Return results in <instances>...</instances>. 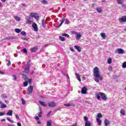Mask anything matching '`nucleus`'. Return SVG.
Here are the masks:
<instances>
[{"instance_id": "f257e3e1", "label": "nucleus", "mask_w": 126, "mask_h": 126, "mask_svg": "<svg viewBox=\"0 0 126 126\" xmlns=\"http://www.w3.org/2000/svg\"><path fill=\"white\" fill-rule=\"evenodd\" d=\"M94 80L97 83L99 82V80H103V77L100 75V71L99 70V68L95 67L94 68Z\"/></svg>"}, {"instance_id": "f03ea898", "label": "nucleus", "mask_w": 126, "mask_h": 126, "mask_svg": "<svg viewBox=\"0 0 126 126\" xmlns=\"http://www.w3.org/2000/svg\"><path fill=\"white\" fill-rule=\"evenodd\" d=\"M31 63V60H29L27 64L26 65V67L25 68V71L23 72H25V73H29V69L30 68V63Z\"/></svg>"}, {"instance_id": "7ed1b4c3", "label": "nucleus", "mask_w": 126, "mask_h": 126, "mask_svg": "<svg viewBox=\"0 0 126 126\" xmlns=\"http://www.w3.org/2000/svg\"><path fill=\"white\" fill-rule=\"evenodd\" d=\"M33 92V86H30L28 87V89L27 91V93L29 95H30L31 94H32V93Z\"/></svg>"}, {"instance_id": "20e7f679", "label": "nucleus", "mask_w": 126, "mask_h": 126, "mask_svg": "<svg viewBox=\"0 0 126 126\" xmlns=\"http://www.w3.org/2000/svg\"><path fill=\"white\" fill-rule=\"evenodd\" d=\"M48 106L50 108H55V107H57V103L54 101H51L48 102Z\"/></svg>"}, {"instance_id": "39448f33", "label": "nucleus", "mask_w": 126, "mask_h": 126, "mask_svg": "<svg viewBox=\"0 0 126 126\" xmlns=\"http://www.w3.org/2000/svg\"><path fill=\"white\" fill-rule=\"evenodd\" d=\"M119 22L120 23H123V22H126V16H123L122 18H119Z\"/></svg>"}, {"instance_id": "423d86ee", "label": "nucleus", "mask_w": 126, "mask_h": 126, "mask_svg": "<svg viewBox=\"0 0 126 126\" xmlns=\"http://www.w3.org/2000/svg\"><path fill=\"white\" fill-rule=\"evenodd\" d=\"M32 27L34 29V31L35 32H38V26H37V24L35 23H33L32 25Z\"/></svg>"}, {"instance_id": "0eeeda50", "label": "nucleus", "mask_w": 126, "mask_h": 126, "mask_svg": "<svg viewBox=\"0 0 126 126\" xmlns=\"http://www.w3.org/2000/svg\"><path fill=\"white\" fill-rule=\"evenodd\" d=\"M100 97H101V99L104 100V101L107 100V96H106V95L104 93H100Z\"/></svg>"}, {"instance_id": "6e6552de", "label": "nucleus", "mask_w": 126, "mask_h": 126, "mask_svg": "<svg viewBox=\"0 0 126 126\" xmlns=\"http://www.w3.org/2000/svg\"><path fill=\"white\" fill-rule=\"evenodd\" d=\"M31 15L32 17H34V18L36 19V20H38V19H39V16H38V15H37V14L35 13H31Z\"/></svg>"}, {"instance_id": "1a4fd4ad", "label": "nucleus", "mask_w": 126, "mask_h": 126, "mask_svg": "<svg viewBox=\"0 0 126 126\" xmlns=\"http://www.w3.org/2000/svg\"><path fill=\"white\" fill-rule=\"evenodd\" d=\"M117 52L118 54L120 55H123V54L125 53V52L124 51V50L121 48L117 49Z\"/></svg>"}, {"instance_id": "9d476101", "label": "nucleus", "mask_w": 126, "mask_h": 126, "mask_svg": "<svg viewBox=\"0 0 126 126\" xmlns=\"http://www.w3.org/2000/svg\"><path fill=\"white\" fill-rule=\"evenodd\" d=\"M15 39V37L13 36H10L7 37H5L4 40H14Z\"/></svg>"}, {"instance_id": "9b49d317", "label": "nucleus", "mask_w": 126, "mask_h": 126, "mask_svg": "<svg viewBox=\"0 0 126 126\" xmlns=\"http://www.w3.org/2000/svg\"><path fill=\"white\" fill-rule=\"evenodd\" d=\"M87 91V88L86 87H84L81 90L82 94H86V91Z\"/></svg>"}, {"instance_id": "f8f14e48", "label": "nucleus", "mask_w": 126, "mask_h": 126, "mask_svg": "<svg viewBox=\"0 0 126 126\" xmlns=\"http://www.w3.org/2000/svg\"><path fill=\"white\" fill-rule=\"evenodd\" d=\"M64 106H65L66 107H70V106H72L73 107H74L75 106V104L74 103H66L64 104Z\"/></svg>"}, {"instance_id": "ddd939ff", "label": "nucleus", "mask_w": 126, "mask_h": 126, "mask_svg": "<svg viewBox=\"0 0 126 126\" xmlns=\"http://www.w3.org/2000/svg\"><path fill=\"white\" fill-rule=\"evenodd\" d=\"M22 76L23 79H24V80H25L26 81H27L29 80V77H27V76H26V75H25V74H23Z\"/></svg>"}, {"instance_id": "4468645a", "label": "nucleus", "mask_w": 126, "mask_h": 126, "mask_svg": "<svg viewBox=\"0 0 126 126\" xmlns=\"http://www.w3.org/2000/svg\"><path fill=\"white\" fill-rule=\"evenodd\" d=\"M75 49H76V50H77L78 51V52H79V53H80V52H81V48L78 46L77 45H75L74 46Z\"/></svg>"}, {"instance_id": "2eb2a0df", "label": "nucleus", "mask_w": 126, "mask_h": 126, "mask_svg": "<svg viewBox=\"0 0 126 126\" xmlns=\"http://www.w3.org/2000/svg\"><path fill=\"white\" fill-rule=\"evenodd\" d=\"M39 103H40V105H41V106H43V107H47V103H46V102H45L44 101H39Z\"/></svg>"}, {"instance_id": "dca6fc26", "label": "nucleus", "mask_w": 126, "mask_h": 126, "mask_svg": "<svg viewBox=\"0 0 126 126\" xmlns=\"http://www.w3.org/2000/svg\"><path fill=\"white\" fill-rule=\"evenodd\" d=\"M104 124H105V126H109V125H110V121L108 120V119H106L104 120Z\"/></svg>"}, {"instance_id": "f3484780", "label": "nucleus", "mask_w": 126, "mask_h": 126, "mask_svg": "<svg viewBox=\"0 0 126 126\" xmlns=\"http://www.w3.org/2000/svg\"><path fill=\"white\" fill-rule=\"evenodd\" d=\"M96 122L98 126H101V125H102V121L100 119L96 118Z\"/></svg>"}, {"instance_id": "a211bd4d", "label": "nucleus", "mask_w": 126, "mask_h": 126, "mask_svg": "<svg viewBox=\"0 0 126 126\" xmlns=\"http://www.w3.org/2000/svg\"><path fill=\"white\" fill-rule=\"evenodd\" d=\"M101 93H98L96 94V98L97 99V100H100L101 99Z\"/></svg>"}, {"instance_id": "6ab92c4d", "label": "nucleus", "mask_w": 126, "mask_h": 126, "mask_svg": "<svg viewBox=\"0 0 126 126\" xmlns=\"http://www.w3.org/2000/svg\"><path fill=\"white\" fill-rule=\"evenodd\" d=\"M75 75L78 80H79V81H81V79L80 78V75H79V74L76 73Z\"/></svg>"}, {"instance_id": "aec40b11", "label": "nucleus", "mask_w": 126, "mask_h": 126, "mask_svg": "<svg viewBox=\"0 0 126 126\" xmlns=\"http://www.w3.org/2000/svg\"><path fill=\"white\" fill-rule=\"evenodd\" d=\"M42 25L43 27L44 28H45V27L46 26V21L45 19L42 20Z\"/></svg>"}, {"instance_id": "412c9836", "label": "nucleus", "mask_w": 126, "mask_h": 126, "mask_svg": "<svg viewBox=\"0 0 126 126\" xmlns=\"http://www.w3.org/2000/svg\"><path fill=\"white\" fill-rule=\"evenodd\" d=\"M7 116H12V110H10L6 113Z\"/></svg>"}, {"instance_id": "4be33fe9", "label": "nucleus", "mask_w": 126, "mask_h": 126, "mask_svg": "<svg viewBox=\"0 0 126 126\" xmlns=\"http://www.w3.org/2000/svg\"><path fill=\"white\" fill-rule=\"evenodd\" d=\"M52 120H49L47 122V126H52Z\"/></svg>"}, {"instance_id": "5701e85b", "label": "nucleus", "mask_w": 126, "mask_h": 126, "mask_svg": "<svg viewBox=\"0 0 126 126\" xmlns=\"http://www.w3.org/2000/svg\"><path fill=\"white\" fill-rule=\"evenodd\" d=\"M120 113L122 114V116H125L126 115V111H125V110L124 109H121Z\"/></svg>"}, {"instance_id": "b1692460", "label": "nucleus", "mask_w": 126, "mask_h": 126, "mask_svg": "<svg viewBox=\"0 0 126 126\" xmlns=\"http://www.w3.org/2000/svg\"><path fill=\"white\" fill-rule=\"evenodd\" d=\"M40 112L38 114V116L39 118H42V111H41V108H39Z\"/></svg>"}, {"instance_id": "393cba45", "label": "nucleus", "mask_w": 126, "mask_h": 126, "mask_svg": "<svg viewBox=\"0 0 126 126\" xmlns=\"http://www.w3.org/2000/svg\"><path fill=\"white\" fill-rule=\"evenodd\" d=\"M80 38H81V34H80V33L77 34H76V39H77V40H79V39H80Z\"/></svg>"}, {"instance_id": "a878e982", "label": "nucleus", "mask_w": 126, "mask_h": 126, "mask_svg": "<svg viewBox=\"0 0 126 126\" xmlns=\"http://www.w3.org/2000/svg\"><path fill=\"white\" fill-rule=\"evenodd\" d=\"M96 10L98 12V13H101V12H102V9L101 8H96Z\"/></svg>"}, {"instance_id": "bb28decb", "label": "nucleus", "mask_w": 126, "mask_h": 126, "mask_svg": "<svg viewBox=\"0 0 126 126\" xmlns=\"http://www.w3.org/2000/svg\"><path fill=\"white\" fill-rule=\"evenodd\" d=\"M85 126H91V123H90V122L87 121L86 122Z\"/></svg>"}, {"instance_id": "cd10ccee", "label": "nucleus", "mask_w": 126, "mask_h": 126, "mask_svg": "<svg viewBox=\"0 0 126 126\" xmlns=\"http://www.w3.org/2000/svg\"><path fill=\"white\" fill-rule=\"evenodd\" d=\"M36 50H37V47H33L31 49V51L32 52H36Z\"/></svg>"}, {"instance_id": "c85d7f7f", "label": "nucleus", "mask_w": 126, "mask_h": 126, "mask_svg": "<svg viewBox=\"0 0 126 126\" xmlns=\"http://www.w3.org/2000/svg\"><path fill=\"white\" fill-rule=\"evenodd\" d=\"M107 63H108V64H111V63H112V59L111 58H108V60H107Z\"/></svg>"}, {"instance_id": "c756f323", "label": "nucleus", "mask_w": 126, "mask_h": 126, "mask_svg": "<svg viewBox=\"0 0 126 126\" xmlns=\"http://www.w3.org/2000/svg\"><path fill=\"white\" fill-rule=\"evenodd\" d=\"M15 31L16 33H20V32H21V30L19 29H15Z\"/></svg>"}, {"instance_id": "7c9ffc66", "label": "nucleus", "mask_w": 126, "mask_h": 126, "mask_svg": "<svg viewBox=\"0 0 126 126\" xmlns=\"http://www.w3.org/2000/svg\"><path fill=\"white\" fill-rule=\"evenodd\" d=\"M27 24H31V23H33V21H32L29 19H27Z\"/></svg>"}, {"instance_id": "2f4dec72", "label": "nucleus", "mask_w": 126, "mask_h": 126, "mask_svg": "<svg viewBox=\"0 0 126 126\" xmlns=\"http://www.w3.org/2000/svg\"><path fill=\"white\" fill-rule=\"evenodd\" d=\"M122 67L123 68H126V62H124L122 63Z\"/></svg>"}, {"instance_id": "473e14b6", "label": "nucleus", "mask_w": 126, "mask_h": 126, "mask_svg": "<svg viewBox=\"0 0 126 126\" xmlns=\"http://www.w3.org/2000/svg\"><path fill=\"white\" fill-rule=\"evenodd\" d=\"M59 39H60V40H61V41H65V39H64V37H63V36H60Z\"/></svg>"}, {"instance_id": "72a5a7b5", "label": "nucleus", "mask_w": 126, "mask_h": 126, "mask_svg": "<svg viewBox=\"0 0 126 126\" xmlns=\"http://www.w3.org/2000/svg\"><path fill=\"white\" fill-rule=\"evenodd\" d=\"M102 117V114H101V113L97 114V118H98V119H101Z\"/></svg>"}, {"instance_id": "f704fd0d", "label": "nucleus", "mask_w": 126, "mask_h": 126, "mask_svg": "<svg viewBox=\"0 0 126 126\" xmlns=\"http://www.w3.org/2000/svg\"><path fill=\"white\" fill-rule=\"evenodd\" d=\"M41 3H43V4H45L46 3H48V1H46V0H42L41 1Z\"/></svg>"}, {"instance_id": "c9c22d12", "label": "nucleus", "mask_w": 126, "mask_h": 126, "mask_svg": "<svg viewBox=\"0 0 126 126\" xmlns=\"http://www.w3.org/2000/svg\"><path fill=\"white\" fill-rule=\"evenodd\" d=\"M84 121H85L86 123H87V122H89L88 121V117H87V116H85L84 117Z\"/></svg>"}, {"instance_id": "e433bc0d", "label": "nucleus", "mask_w": 126, "mask_h": 126, "mask_svg": "<svg viewBox=\"0 0 126 126\" xmlns=\"http://www.w3.org/2000/svg\"><path fill=\"white\" fill-rule=\"evenodd\" d=\"M15 19L17 21H20V18H19V17H18V16H15Z\"/></svg>"}, {"instance_id": "4c0bfd02", "label": "nucleus", "mask_w": 126, "mask_h": 126, "mask_svg": "<svg viewBox=\"0 0 126 126\" xmlns=\"http://www.w3.org/2000/svg\"><path fill=\"white\" fill-rule=\"evenodd\" d=\"M62 36H64V37H67V38H68V37H69V35H68L67 33H63Z\"/></svg>"}, {"instance_id": "58836bf2", "label": "nucleus", "mask_w": 126, "mask_h": 126, "mask_svg": "<svg viewBox=\"0 0 126 126\" xmlns=\"http://www.w3.org/2000/svg\"><path fill=\"white\" fill-rule=\"evenodd\" d=\"M0 108H6V105L3 104V103H2L1 104V106H0Z\"/></svg>"}, {"instance_id": "ea45409f", "label": "nucleus", "mask_w": 126, "mask_h": 126, "mask_svg": "<svg viewBox=\"0 0 126 126\" xmlns=\"http://www.w3.org/2000/svg\"><path fill=\"white\" fill-rule=\"evenodd\" d=\"M27 81L29 82V84H32V79H29V80H28Z\"/></svg>"}, {"instance_id": "a19ab883", "label": "nucleus", "mask_w": 126, "mask_h": 126, "mask_svg": "<svg viewBox=\"0 0 126 126\" xmlns=\"http://www.w3.org/2000/svg\"><path fill=\"white\" fill-rule=\"evenodd\" d=\"M28 86V82L26 81L24 82V86H25V87H26V86Z\"/></svg>"}, {"instance_id": "79ce46f5", "label": "nucleus", "mask_w": 126, "mask_h": 126, "mask_svg": "<svg viewBox=\"0 0 126 126\" xmlns=\"http://www.w3.org/2000/svg\"><path fill=\"white\" fill-rule=\"evenodd\" d=\"M22 102L23 105H25V104H26V101L23 98H22Z\"/></svg>"}, {"instance_id": "37998d69", "label": "nucleus", "mask_w": 126, "mask_h": 126, "mask_svg": "<svg viewBox=\"0 0 126 126\" xmlns=\"http://www.w3.org/2000/svg\"><path fill=\"white\" fill-rule=\"evenodd\" d=\"M1 97L3 98H7V96H6V94H1Z\"/></svg>"}, {"instance_id": "c03bdc74", "label": "nucleus", "mask_w": 126, "mask_h": 126, "mask_svg": "<svg viewBox=\"0 0 126 126\" xmlns=\"http://www.w3.org/2000/svg\"><path fill=\"white\" fill-rule=\"evenodd\" d=\"M65 24H69V20L68 19H66L65 21Z\"/></svg>"}, {"instance_id": "a18cd8bd", "label": "nucleus", "mask_w": 126, "mask_h": 126, "mask_svg": "<svg viewBox=\"0 0 126 126\" xmlns=\"http://www.w3.org/2000/svg\"><path fill=\"white\" fill-rule=\"evenodd\" d=\"M64 21H65V19L63 18L62 21L61 23H60V24L63 25V22H64Z\"/></svg>"}, {"instance_id": "49530a36", "label": "nucleus", "mask_w": 126, "mask_h": 126, "mask_svg": "<svg viewBox=\"0 0 126 126\" xmlns=\"http://www.w3.org/2000/svg\"><path fill=\"white\" fill-rule=\"evenodd\" d=\"M22 40H24L25 41H28V38L27 37H22Z\"/></svg>"}, {"instance_id": "de8ad7c7", "label": "nucleus", "mask_w": 126, "mask_h": 126, "mask_svg": "<svg viewBox=\"0 0 126 126\" xmlns=\"http://www.w3.org/2000/svg\"><path fill=\"white\" fill-rule=\"evenodd\" d=\"M13 77L14 78L13 80H17V77L15 75H13Z\"/></svg>"}, {"instance_id": "09e8293b", "label": "nucleus", "mask_w": 126, "mask_h": 126, "mask_svg": "<svg viewBox=\"0 0 126 126\" xmlns=\"http://www.w3.org/2000/svg\"><path fill=\"white\" fill-rule=\"evenodd\" d=\"M117 0L118 4H122V3L123 2H122V0Z\"/></svg>"}, {"instance_id": "8fccbe9b", "label": "nucleus", "mask_w": 126, "mask_h": 126, "mask_svg": "<svg viewBox=\"0 0 126 126\" xmlns=\"http://www.w3.org/2000/svg\"><path fill=\"white\" fill-rule=\"evenodd\" d=\"M101 36L102 38H105L106 35L104 33H101Z\"/></svg>"}, {"instance_id": "3c124183", "label": "nucleus", "mask_w": 126, "mask_h": 126, "mask_svg": "<svg viewBox=\"0 0 126 126\" xmlns=\"http://www.w3.org/2000/svg\"><path fill=\"white\" fill-rule=\"evenodd\" d=\"M108 69L109 71H112V66H109L108 67Z\"/></svg>"}, {"instance_id": "603ef678", "label": "nucleus", "mask_w": 126, "mask_h": 126, "mask_svg": "<svg viewBox=\"0 0 126 126\" xmlns=\"http://www.w3.org/2000/svg\"><path fill=\"white\" fill-rule=\"evenodd\" d=\"M21 35H23V36H25L26 35V32H21Z\"/></svg>"}, {"instance_id": "864d4df0", "label": "nucleus", "mask_w": 126, "mask_h": 126, "mask_svg": "<svg viewBox=\"0 0 126 126\" xmlns=\"http://www.w3.org/2000/svg\"><path fill=\"white\" fill-rule=\"evenodd\" d=\"M23 51L24 52V53H26V54H27V49L26 48H24Z\"/></svg>"}, {"instance_id": "5fc2aeb1", "label": "nucleus", "mask_w": 126, "mask_h": 126, "mask_svg": "<svg viewBox=\"0 0 126 126\" xmlns=\"http://www.w3.org/2000/svg\"><path fill=\"white\" fill-rule=\"evenodd\" d=\"M4 115H5V113L0 112V117H1L2 116H3Z\"/></svg>"}, {"instance_id": "6e6d98bb", "label": "nucleus", "mask_w": 126, "mask_h": 126, "mask_svg": "<svg viewBox=\"0 0 126 126\" xmlns=\"http://www.w3.org/2000/svg\"><path fill=\"white\" fill-rule=\"evenodd\" d=\"M35 119L36 120V121H39V120H40V118L37 116H35Z\"/></svg>"}, {"instance_id": "4d7b16f0", "label": "nucleus", "mask_w": 126, "mask_h": 126, "mask_svg": "<svg viewBox=\"0 0 126 126\" xmlns=\"http://www.w3.org/2000/svg\"><path fill=\"white\" fill-rule=\"evenodd\" d=\"M121 4H122V5H121V6H122V8H125V7H126V5L123 4V2Z\"/></svg>"}, {"instance_id": "13d9d810", "label": "nucleus", "mask_w": 126, "mask_h": 126, "mask_svg": "<svg viewBox=\"0 0 126 126\" xmlns=\"http://www.w3.org/2000/svg\"><path fill=\"white\" fill-rule=\"evenodd\" d=\"M11 64V63L10 62V61H8V63H7V65H10Z\"/></svg>"}, {"instance_id": "bf43d9fd", "label": "nucleus", "mask_w": 126, "mask_h": 126, "mask_svg": "<svg viewBox=\"0 0 126 126\" xmlns=\"http://www.w3.org/2000/svg\"><path fill=\"white\" fill-rule=\"evenodd\" d=\"M51 111H50L47 115V117H50V116H51Z\"/></svg>"}, {"instance_id": "052dcab7", "label": "nucleus", "mask_w": 126, "mask_h": 126, "mask_svg": "<svg viewBox=\"0 0 126 126\" xmlns=\"http://www.w3.org/2000/svg\"><path fill=\"white\" fill-rule=\"evenodd\" d=\"M62 25H61V24L60 25H58L56 27V28H60V27L62 26Z\"/></svg>"}, {"instance_id": "680f3d73", "label": "nucleus", "mask_w": 126, "mask_h": 126, "mask_svg": "<svg viewBox=\"0 0 126 126\" xmlns=\"http://www.w3.org/2000/svg\"><path fill=\"white\" fill-rule=\"evenodd\" d=\"M7 120L8 121V122L11 121V119H10V118L9 117H7Z\"/></svg>"}, {"instance_id": "e2e57ef3", "label": "nucleus", "mask_w": 126, "mask_h": 126, "mask_svg": "<svg viewBox=\"0 0 126 126\" xmlns=\"http://www.w3.org/2000/svg\"><path fill=\"white\" fill-rule=\"evenodd\" d=\"M70 51H71V52H74V49H73V48H70Z\"/></svg>"}, {"instance_id": "0e129e2a", "label": "nucleus", "mask_w": 126, "mask_h": 126, "mask_svg": "<svg viewBox=\"0 0 126 126\" xmlns=\"http://www.w3.org/2000/svg\"><path fill=\"white\" fill-rule=\"evenodd\" d=\"M15 117H16V119H17L18 120H19V119H19V117L18 116V115H15Z\"/></svg>"}, {"instance_id": "69168bd1", "label": "nucleus", "mask_w": 126, "mask_h": 126, "mask_svg": "<svg viewBox=\"0 0 126 126\" xmlns=\"http://www.w3.org/2000/svg\"><path fill=\"white\" fill-rule=\"evenodd\" d=\"M21 5H22V6H24V7L26 6V5L25 3H22V4H21Z\"/></svg>"}, {"instance_id": "338daca9", "label": "nucleus", "mask_w": 126, "mask_h": 126, "mask_svg": "<svg viewBox=\"0 0 126 126\" xmlns=\"http://www.w3.org/2000/svg\"><path fill=\"white\" fill-rule=\"evenodd\" d=\"M17 125H18V126H21V123H17Z\"/></svg>"}, {"instance_id": "774afa93", "label": "nucleus", "mask_w": 126, "mask_h": 126, "mask_svg": "<svg viewBox=\"0 0 126 126\" xmlns=\"http://www.w3.org/2000/svg\"><path fill=\"white\" fill-rule=\"evenodd\" d=\"M0 74H4V72H3L1 71H0Z\"/></svg>"}]
</instances>
